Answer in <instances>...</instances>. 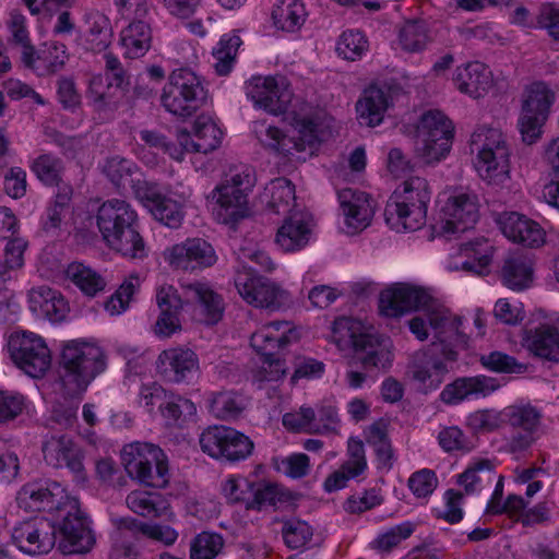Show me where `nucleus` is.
<instances>
[{"mask_svg":"<svg viewBox=\"0 0 559 559\" xmlns=\"http://www.w3.org/2000/svg\"><path fill=\"white\" fill-rule=\"evenodd\" d=\"M461 325L462 319L457 316L456 337L442 340L431 333L421 316L408 321L409 331L418 341L425 342L429 336L433 340L429 346L413 355L408 366L409 377L425 392L437 390L443 383L449 365L457 358V350L467 345V336L461 331Z\"/></svg>","mask_w":559,"mask_h":559,"instance_id":"nucleus-1","label":"nucleus"},{"mask_svg":"<svg viewBox=\"0 0 559 559\" xmlns=\"http://www.w3.org/2000/svg\"><path fill=\"white\" fill-rule=\"evenodd\" d=\"M379 309L383 316L390 318H396L413 310H423L425 318H421L435 336L444 340V337L453 338L457 335V314L425 288L402 283L392 285L381 292Z\"/></svg>","mask_w":559,"mask_h":559,"instance_id":"nucleus-2","label":"nucleus"},{"mask_svg":"<svg viewBox=\"0 0 559 559\" xmlns=\"http://www.w3.org/2000/svg\"><path fill=\"white\" fill-rule=\"evenodd\" d=\"M136 212L121 199L105 201L96 214L98 230L108 247L124 257L143 259L146 249L136 229Z\"/></svg>","mask_w":559,"mask_h":559,"instance_id":"nucleus-3","label":"nucleus"},{"mask_svg":"<svg viewBox=\"0 0 559 559\" xmlns=\"http://www.w3.org/2000/svg\"><path fill=\"white\" fill-rule=\"evenodd\" d=\"M430 199L431 190L425 178H407L394 190L386 204V223L397 233L420 229L426 224Z\"/></svg>","mask_w":559,"mask_h":559,"instance_id":"nucleus-4","label":"nucleus"},{"mask_svg":"<svg viewBox=\"0 0 559 559\" xmlns=\"http://www.w3.org/2000/svg\"><path fill=\"white\" fill-rule=\"evenodd\" d=\"M469 150L477 174L488 185L502 186L509 180L511 150L500 129L477 127L471 134Z\"/></svg>","mask_w":559,"mask_h":559,"instance_id":"nucleus-5","label":"nucleus"},{"mask_svg":"<svg viewBox=\"0 0 559 559\" xmlns=\"http://www.w3.org/2000/svg\"><path fill=\"white\" fill-rule=\"evenodd\" d=\"M255 185L252 169L240 165L230 168L224 181L213 193L215 204L213 215L223 224H235L251 213L249 195Z\"/></svg>","mask_w":559,"mask_h":559,"instance_id":"nucleus-6","label":"nucleus"},{"mask_svg":"<svg viewBox=\"0 0 559 559\" xmlns=\"http://www.w3.org/2000/svg\"><path fill=\"white\" fill-rule=\"evenodd\" d=\"M207 90L204 80L195 72L181 68L174 70L163 87L160 102L174 116L187 118L204 106Z\"/></svg>","mask_w":559,"mask_h":559,"instance_id":"nucleus-7","label":"nucleus"},{"mask_svg":"<svg viewBox=\"0 0 559 559\" xmlns=\"http://www.w3.org/2000/svg\"><path fill=\"white\" fill-rule=\"evenodd\" d=\"M121 460L127 474L145 486L164 488L169 481L167 457L153 443L135 441L124 445Z\"/></svg>","mask_w":559,"mask_h":559,"instance_id":"nucleus-8","label":"nucleus"},{"mask_svg":"<svg viewBox=\"0 0 559 559\" xmlns=\"http://www.w3.org/2000/svg\"><path fill=\"white\" fill-rule=\"evenodd\" d=\"M292 134L284 133L280 128L265 121H255L253 132L261 145L276 154L292 155L313 147L318 142L317 124L308 116H296L292 120Z\"/></svg>","mask_w":559,"mask_h":559,"instance_id":"nucleus-9","label":"nucleus"},{"mask_svg":"<svg viewBox=\"0 0 559 559\" xmlns=\"http://www.w3.org/2000/svg\"><path fill=\"white\" fill-rule=\"evenodd\" d=\"M454 126L440 110L424 112L416 130V153L425 164L444 159L453 144Z\"/></svg>","mask_w":559,"mask_h":559,"instance_id":"nucleus-10","label":"nucleus"},{"mask_svg":"<svg viewBox=\"0 0 559 559\" xmlns=\"http://www.w3.org/2000/svg\"><path fill=\"white\" fill-rule=\"evenodd\" d=\"M61 360L66 379L82 391L106 369L104 350L94 342H67L62 348Z\"/></svg>","mask_w":559,"mask_h":559,"instance_id":"nucleus-11","label":"nucleus"},{"mask_svg":"<svg viewBox=\"0 0 559 559\" xmlns=\"http://www.w3.org/2000/svg\"><path fill=\"white\" fill-rule=\"evenodd\" d=\"M44 462L51 468H68L74 483L84 487L88 480L84 466V451L81 445L67 433L48 432L41 440Z\"/></svg>","mask_w":559,"mask_h":559,"instance_id":"nucleus-12","label":"nucleus"},{"mask_svg":"<svg viewBox=\"0 0 559 559\" xmlns=\"http://www.w3.org/2000/svg\"><path fill=\"white\" fill-rule=\"evenodd\" d=\"M59 511L62 518L59 523V549L66 555L88 552L95 545V535L78 498L70 496Z\"/></svg>","mask_w":559,"mask_h":559,"instance_id":"nucleus-13","label":"nucleus"},{"mask_svg":"<svg viewBox=\"0 0 559 559\" xmlns=\"http://www.w3.org/2000/svg\"><path fill=\"white\" fill-rule=\"evenodd\" d=\"M235 287L240 297L255 308L277 310L289 301L288 293L269 278L243 265L235 275Z\"/></svg>","mask_w":559,"mask_h":559,"instance_id":"nucleus-14","label":"nucleus"},{"mask_svg":"<svg viewBox=\"0 0 559 559\" xmlns=\"http://www.w3.org/2000/svg\"><path fill=\"white\" fill-rule=\"evenodd\" d=\"M191 197L189 189L163 193L157 185H141L136 189V199L152 215L170 228H178L185 217L183 207Z\"/></svg>","mask_w":559,"mask_h":559,"instance_id":"nucleus-15","label":"nucleus"},{"mask_svg":"<svg viewBox=\"0 0 559 559\" xmlns=\"http://www.w3.org/2000/svg\"><path fill=\"white\" fill-rule=\"evenodd\" d=\"M9 350L14 364L33 378L43 377L51 366L50 349L36 333L23 331L12 334Z\"/></svg>","mask_w":559,"mask_h":559,"instance_id":"nucleus-16","label":"nucleus"},{"mask_svg":"<svg viewBox=\"0 0 559 559\" xmlns=\"http://www.w3.org/2000/svg\"><path fill=\"white\" fill-rule=\"evenodd\" d=\"M201 450L216 460L237 462L253 451V442L243 433L226 426H211L199 439Z\"/></svg>","mask_w":559,"mask_h":559,"instance_id":"nucleus-17","label":"nucleus"},{"mask_svg":"<svg viewBox=\"0 0 559 559\" xmlns=\"http://www.w3.org/2000/svg\"><path fill=\"white\" fill-rule=\"evenodd\" d=\"M246 90L255 107L274 116L285 114L293 100L290 84L282 75L254 76L248 82Z\"/></svg>","mask_w":559,"mask_h":559,"instance_id":"nucleus-18","label":"nucleus"},{"mask_svg":"<svg viewBox=\"0 0 559 559\" xmlns=\"http://www.w3.org/2000/svg\"><path fill=\"white\" fill-rule=\"evenodd\" d=\"M357 324L355 320L342 317L334 321L333 331L340 334V340L349 338L356 347L361 349L359 359L362 365L377 368L389 367L392 361L391 341L388 337H376L369 334L356 338Z\"/></svg>","mask_w":559,"mask_h":559,"instance_id":"nucleus-19","label":"nucleus"},{"mask_svg":"<svg viewBox=\"0 0 559 559\" xmlns=\"http://www.w3.org/2000/svg\"><path fill=\"white\" fill-rule=\"evenodd\" d=\"M442 221L437 226L441 236H451L472 228L479 217V202L474 192L456 191L442 206Z\"/></svg>","mask_w":559,"mask_h":559,"instance_id":"nucleus-20","label":"nucleus"},{"mask_svg":"<svg viewBox=\"0 0 559 559\" xmlns=\"http://www.w3.org/2000/svg\"><path fill=\"white\" fill-rule=\"evenodd\" d=\"M504 425L512 429L507 439V447L511 452L527 450L536 440L540 426L542 415L531 405H510L503 408Z\"/></svg>","mask_w":559,"mask_h":559,"instance_id":"nucleus-21","label":"nucleus"},{"mask_svg":"<svg viewBox=\"0 0 559 559\" xmlns=\"http://www.w3.org/2000/svg\"><path fill=\"white\" fill-rule=\"evenodd\" d=\"M155 366L157 374L173 384L189 383L200 370L197 353L187 346H174L162 350Z\"/></svg>","mask_w":559,"mask_h":559,"instance_id":"nucleus-22","label":"nucleus"},{"mask_svg":"<svg viewBox=\"0 0 559 559\" xmlns=\"http://www.w3.org/2000/svg\"><path fill=\"white\" fill-rule=\"evenodd\" d=\"M186 305L190 307L195 322L211 325L217 323L224 312V301L207 283L193 282L182 285Z\"/></svg>","mask_w":559,"mask_h":559,"instance_id":"nucleus-23","label":"nucleus"},{"mask_svg":"<svg viewBox=\"0 0 559 559\" xmlns=\"http://www.w3.org/2000/svg\"><path fill=\"white\" fill-rule=\"evenodd\" d=\"M337 199L343 222L342 228L346 234L355 235L370 225L374 206L368 193L345 188L338 191Z\"/></svg>","mask_w":559,"mask_h":559,"instance_id":"nucleus-24","label":"nucleus"},{"mask_svg":"<svg viewBox=\"0 0 559 559\" xmlns=\"http://www.w3.org/2000/svg\"><path fill=\"white\" fill-rule=\"evenodd\" d=\"M67 490L55 480L32 481L25 484L16 495V503L26 512L46 509L61 510L69 499Z\"/></svg>","mask_w":559,"mask_h":559,"instance_id":"nucleus-25","label":"nucleus"},{"mask_svg":"<svg viewBox=\"0 0 559 559\" xmlns=\"http://www.w3.org/2000/svg\"><path fill=\"white\" fill-rule=\"evenodd\" d=\"M55 528L44 519L25 521L12 531V540L24 554H48L56 544Z\"/></svg>","mask_w":559,"mask_h":559,"instance_id":"nucleus-26","label":"nucleus"},{"mask_svg":"<svg viewBox=\"0 0 559 559\" xmlns=\"http://www.w3.org/2000/svg\"><path fill=\"white\" fill-rule=\"evenodd\" d=\"M223 135L222 129L211 116L200 115L193 122L192 133L180 130L177 141L182 145L183 155L187 152L209 154L221 146Z\"/></svg>","mask_w":559,"mask_h":559,"instance_id":"nucleus-27","label":"nucleus"},{"mask_svg":"<svg viewBox=\"0 0 559 559\" xmlns=\"http://www.w3.org/2000/svg\"><path fill=\"white\" fill-rule=\"evenodd\" d=\"M23 64L37 76H49L62 70L69 60L67 46L58 41L43 45L38 50L26 47L21 56Z\"/></svg>","mask_w":559,"mask_h":559,"instance_id":"nucleus-28","label":"nucleus"},{"mask_svg":"<svg viewBox=\"0 0 559 559\" xmlns=\"http://www.w3.org/2000/svg\"><path fill=\"white\" fill-rule=\"evenodd\" d=\"M502 234L511 241L530 248H538L545 243L546 233L542 226L516 212L502 213L498 218Z\"/></svg>","mask_w":559,"mask_h":559,"instance_id":"nucleus-29","label":"nucleus"},{"mask_svg":"<svg viewBox=\"0 0 559 559\" xmlns=\"http://www.w3.org/2000/svg\"><path fill=\"white\" fill-rule=\"evenodd\" d=\"M312 231V217L304 212H294L278 227L274 242L283 252H296L309 243Z\"/></svg>","mask_w":559,"mask_h":559,"instance_id":"nucleus-30","label":"nucleus"},{"mask_svg":"<svg viewBox=\"0 0 559 559\" xmlns=\"http://www.w3.org/2000/svg\"><path fill=\"white\" fill-rule=\"evenodd\" d=\"M492 245L484 238L462 245L449 259L450 271H466L483 274L491 262Z\"/></svg>","mask_w":559,"mask_h":559,"instance_id":"nucleus-31","label":"nucleus"},{"mask_svg":"<svg viewBox=\"0 0 559 559\" xmlns=\"http://www.w3.org/2000/svg\"><path fill=\"white\" fill-rule=\"evenodd\" d=\"M347 459L340 468L329 475L324 481V489L328 492L336 491L346 487L348 480L364 474L368 467L365 445L358 438H349L347 441Z\"/></svg>","mask_w":559,"mask_h":559,"instance_id":"nucleus-32","label":"nucleus"},{"mask_svg":"<svg viewBox=\"0 0 559 559\" xmlns=\"http://www.w3.org/2000/svg\"><path fill=\"white\" fill-rule=\"evenodd\" d=\"M297 332L288 321H274L261 325L250 338L252 348L262 356L269 357L297 340Z\"/></svg>","mask_w":559,"mask_h":559,"instance_id":"nucleus-33","label":"nucleus"},{"mask_svg":"<svg viewBox=\"0 0 559 559\" xmlns=\"http://www.w3.org/2000/svg\"><path fill=\"white\" fill-rule=\"evenodd\" d=\"M28 306L35 316L52 323L63 321L69 312V305L63 296L48 286L32 288L28 292Z\"/></svg>","mask_w":559,"mask_h":559,"instance_id":"nucleus-34","label":"nucleus"},{"mask_svg":"<svg viewBox=\"0 0 559 559\" xmlns=\"http://www.w3.org/2000/svg\"><path fill=\"white\" fill-rule=\"evenodd\" d=\"M523 346L537 357L559 360V329L550 322L526 329L523 334Z\"/></svg>","mask_w":559,"mask_h":559,"instance_id":"nucleus-35","label":"nucleus"},{"mask_svg":"<svg viewBox=\"0 0 559 559\" xmlns=\"http://www.w3.org/2000/svg\"><path fill=\"white\" fill-rule=\"evenodd\" d=\"M454 82L461 93L473 98L484 97L493 86L491 71L478 61L457 67Z\"/></svg>","mask_w":559,"mask_h":559,"instance_id":"nucleus-36","label":"nucleus"},{"mask_svg":"<svg viewBox=\"0 0 559 559\" xmlns=\"http://www.w3.org/2000/svg\"><path fill=\"white\" fill-rule=\"evenodd\" d=\"M82 21L87 48L96 52L107 49L114 36L110 19L99 10L88 9Z\"/></svg>","mask_w":559,"mask_h":559,"instance_id":"nucleus-37","label":"nucleus"},{"mask_svg":"<svg viewBox=\"0 0 559 559\" xmlns=\"http://www.w3.org/2000/svg\"><path fill=\"white\" fill-rule=\"evenodd\" d=\"M295 188L286 178L270 181L260 194V202L266 211L274 214H293L295 207Z\"/></svg>","mask_w":559,"mask_h":559,"instance_id":"nucleus-38","label":"nucleus"},{"mask_svg":"<svg viewBox=\"0 0 559 559\" xmlns=\"http://www.w3.org/2000/svg\"><path fill=\"white\" fill-rule=\"evenodd\" d=\"M102 170L116 187L122 189L129 187L135 197L139 186L150 183L142 178L140 169L133 162L120 156L107 158Z\"/></svg>","mask_w":559,"mask_h":559,"instance_id":"nucleus-39","label":"nucleus"},{"mask_svg":"<svg viewBox=\"0 0 559 559\" xmlns=\"http://www.w3.org/2000/svg\"><path fill=\"white\" fill-rule=\"evenodd\" d=\"M495 390L493 379L487 377L461 378L443 389L441 400L447 404H456L471 396H485Z\"/></svg>","mask_w":559,"mask_h":559,"instance_id":"nucleus-40","label":"nucleus"},{"mask_svg":"<svg viewBox=\"0 0 559 559\" xmlns=\"http://www.w3.org/2000/svg\"><path fill=\"white\" fill-rule=\"evenodd\" d=\"M159 413L167 427L185 428L197 419L195 404L179 394L170 393L165 403L159 405Z\"/></svg>","mask_w":559,"mask_h":559,"instance_id":"nucleus-41","label":"nucleus"},{"mask_svg":"<svg viewBox=\"0 0 559 559\" xmlns=\"http://www.w3.org/2000/svg\"><path fill=\"white\" fill-rule=\"evenodd\" d=\"M389 106L385 91L377 86H369L356 104L358 119L361 124L378 126L383 120L384 111Z\"/></svg>","mask_w":559,"mask_h":559,"instance_id":"nucleus-42","label":"nucleus"},{"mask_svg":"<svg viewBox=\"0 0 559 559\" xmlns=\"http://www.w3.org/2000/svg\"><path fill=\"white\" fill-rule=\"evenodd\" d=\"M503 284L512 290H523L533 282L532 261L522 254H511L501 270Z\"/></svg>","mask_w":559,"mask_h":559,"instance_id":"nucleus-43","label":"nucleus"},{"mask_svg":"<svg viewBox=\"0 0 559 559\" xmlns=\"http://www.w3.org/2000/svg\"><path fill=\"white\" fill-rule=\"evenodd\" d=\"M152 34L148 24L134 21L120 33V44L124 49V57L138 59L143 57L151 47Z\"/></svg>","mask_w":559,"mask_h":559,"instance_id":"nucleus-44","label":"nucleus"},{"mask_svg":"<svg viewBox=\"0 0 559 559\" xmlns=\"http://www.w3.org/2000/svg\"><path fill=\"white\" fill-rule=\"evenodd\" d=\"M116 524L117 531L114 533L115 540L124 537V532H131L133 530L140 531L144 536L160 542L166 546L175 544L178 538L177 531L168 525L138 524L135 520L129 518L116 520Z\"/></svg>","mask_w":559,"mask_h":559,"instance_id":"nucleus-45","label":"nucleus"},{"mask_svg":"<svg viewBox=\"0 0 559 559\" xmlns=\"http://www.w3.org/2000/svg\"><path fill=\"white\" fill-rule=\"evenodd\" d=\"M126 503L132 512L145 518H162L173 514L159 495L148 491H131L126 498Z\"/></svg>","mask_w":559,"mask_h":559,"instance_id":"nucleus-46","label":"nucleus"},{"mask_svg":"<svg viewBox=\"0 0 559 559\" xmlns=\"http://www.w3.org/2000/svg\"><path fill=\"white\" fill-rule=\"evenodd\" d=\"M66 276L88 297H95L106 287V280L103 275L81 262L70 263L66 270Z\"/></svg>","mask_w":559,"mask_h":559,"instance_id":"nucleus-47","label":"nucleus"},{"mask_svg":"<svg viewBox=\"0 0 559 559\" xmlns=\"http://www.w3.org/2000/svg\"><path fill=\"white\" fill-rule=\"evenodd\" d=\"M306 16L307 12L300 0H278L272 12L275 26L285 32L298 31Z\"/></svg>","mask_w":559,"mask_h":559,"instance_id":"nucleus-48","label":"nucleus"},{"mask_svg":"<svg viewBox=\"0 0 559 559\" xmlns=\"http://www.w3.org/2000/svg\"><path fill=\"white\" fill-rule=\"evenodd\" d=\"M496 478L495 469L489 460H479L468 465L459 476V484L466 493H475L490 485Z\"/></svg>","mask_w":559,"mask_h":559,"instance_id":"nucleus-49","label":"nucleus"},{"mask_svg":"<svg viewBox=\"0 0 559 559\" xmlns=\"http://www.w3.org/2000/svg\"><path fill=\"white\" fill-rule=\"evenodd\" d=\"M211 414L218 419L237 417L246 407L245 399L234 391L211 393L207 400Z\"/></svg>","mask_w":559,"mask_h":559,"instance_id":"nucleus-50","label":"nucleus"},{"mask_svg":"<svg viewBox=\"0 0 559 559\" xmlns=\"http://www.w3.org/2000/svg\"><path fill=\"white\" fill-rule=\"evenodd\" d=\"M29 168L45 186L55 187L62 182V160L52 154L37 156L31 162Z\"/></svg>","mask_w":559,"mask_h":559,"instance_id":"nucleus-51","label":"nucleus"},{"mask_svg":"<svg viewBox=\"0 0 559 559\" xmlns=\"http://www.w3.org/2000/svg\"><path fill=\"white\" fill-rule=\"evenodd\" d=\"M552 103L554 94L550 88L542 82H535L524 92L522 111H530L534 115L543 114L548 117Z\"/></svg>","mask_w":559,"mask_h":559,"instance_id":"nucleus-52","label":"nucleus"},{"mask_svg":"<svg viewBox=\"0 0 559 559\" xmlns=\"http://www.w3.org/2000/svg\"><path fill=\"white\" fill-rule=\"evenodd\" d=\"M415 528L416 525L411 521H405L389 527L378 534L372 540L371 547L381 554H389L399 547L402 542L411 537Z\"/></svg>","mask_w":559,"mask_h":559,"instance_id":"nucleus-53","label":"nucleus"},{"mask_svg":"<svg viewBox=\"0 0 559 559\" xmlns=\"http://www.w3.org/2000/svg\"><path fill=\"white\" fill-rule=\"evenodd\" d=\"M240 45L241 39L237 34L222 36L217 46L213 49L214 68L217 74L226 75L231 71Z\"/></svg>","mask_w":559,"mask_h":559,"instance_id":"nucleus-54","label":"nucleus"},{"mask_svg":"<svg viewBox=\"0 0 559 559\" xmlns=\"http://www.w3.org/2000/svg\"><path fill=\"white\" fill-rule=\"evenodd\" d=\"M281 532L285 545L290 549L306 547L313 536L312 526L308 522L296 518L285 520Z\"/></svg>","mask_w":559,"mask_h":559,"instance_id":"nucleus-55","label":"nucleus"},{"mask_svg":"<svg viewBox=\"0 0 559 559\" xmlns=\"http://www.w3.org/2000/svg\"><path fill=\"white\" fill-rule=\"evenodd\" d=\"M368 48L369 41L366 35L358 29L344 31L336 44L338 56L352 61L360 59Z\"/></svg>","mask_w":559,"mask_h":559,"instance_id":"nucleus-56","label":"nucleus"},{"mask_svg":"<svg viewBox=\"0 0 559 559\" xmlns=\"http://www.w3.org/2000/svg\"><path fill=\"white\" fill-rule=\"evenodd\" d=\"M80 401L74 397H64L57 401L50 411L47 424L50 427L69 429L78 421Z\"/></svg>","mask_w":559,"mask_h":559,"instance_id":"nucleus-57","label":"nucleus"},{"mask_svg":"<svg viewBox=\"0 0 559 559\" xmlns=\"http://www.w3.org/2000/svg\"><path fill=\"white\" fill-rule=\"evenodd\" d=\"M534 28L540 29L554 41H559V2H543L535 17Z\"/></svg>","mask_w":559,"mask_h":559,"instance_id":"nucleus-58","label":"nucleus"},{"mask_svg":"<svg viewBox=\"0 0 559 559\" xmlns=\"http://www.w3.org/2000/svg\"><path fill=\"white\" fill-rule=\"evenodd\" d=\"M219 534L201 532L190 543V559H214L223 549Z\"/></svg>","mask_w":559,"mask_h":559,"instance_id":"nucleus-59","label":"nucleus"},{"mask_svg":"<svg viewBox=\"0 0 559 559\" xmlns=\"http://www.w3.org/2000/svg\"><path fill=\"white\" fill-rule=\"evenodd\" d=\"M287 370L285 361L266 357L253 371L252 380L258 389H266L269 385L281 382L286 377Z\"/></svg>","mask_w":559,"mask_h":559,"instance_id":"nucleus-60","label":"nucleus"},{"mask_svg":"<svg viewBox=\"0 0 559 559\" xmlns=\"http://www.w3.org/2000/svg\"><path fill=\"white\" fill-rule=\"evenodd\" d=\"M428 43L427 29L423 23L407 22L399 33V44L404 51L418 52L426 48Z\"/></svg>","mask_w":559,"mask_h":559,"instance_id":"nucleus-61","label":"nucleus"},{"mask_svg":"<svg viewBox=\"0 0 559 559\" xmlns=\"http://www.w3.org/2000/svg\"><path fill=\"white\" fill-rule=\"evenodd\" d=\"M140 286L138 276H130L116 290V293L105 302V310L110 316H118L124 312L130 301Z\"/></svg>","mask_w":559,"mask_h":559,"instance_id":"nucleus-62","label":"nucleus"},{"mask_svg":"<svg viewBox=\"0 0 559 559\" xmlns=\"http://www.w3.org/2000/svg\"><path fill=\"white\" fill-rule=\"evenodd\" d=\"M252 500L248 506L252 509L261 510L267 506H276L278 502H284L288 499V492L276 484H262L255 489L252 486Z\"/></svg>","mask_w":559,"mask_h":559,"instance_id":"nucleus-63","label":"nucleus"},{"mask_svg":"<svg viewBox=\"0 0 559 559\" xmlns=\"http://www.w3.org/2000/svg\"><path fill=\"white\" fill-rule=\"evenodd\" d=\"M283 426L293 432L316 433V412L311 407H300L298 411L286 413L283 416Z\"/></svg>","mask_w":559,"mask_h":559,"instance_id":"nucleus-64","label":"nucleus"}]
</instances>
